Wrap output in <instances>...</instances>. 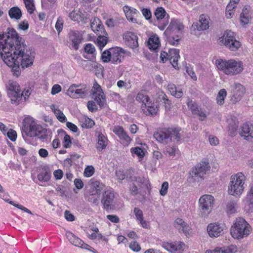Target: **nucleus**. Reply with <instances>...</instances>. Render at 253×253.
Returning a JSON list of instances; mask_svg holds the SVG:
<instances>
[{
  "mask_svg": "<svg viewBox=\"0 0 253 253\" xmlns=\"http://www.w3.org/2000/svg\"><path fill=\"white\" fill-rule=\"evenodd\" d=\"M0 34V55L4 63L11 68L14 76L18 77L21 68L31 66L33 64L35 52L27 46L13 29Z\"/></svg>",
  "mask_w": 253,
  "mask_h": 253,
  "instance_id": "1",
  "label": "nucleus"
},
{
  "mask_svg": "<svg viewBox=\"0 0 253 253\" xmlns=\"http://www.w3.org/2000/svg\"><path fill=\"white\" fill-rule=\"evenodd\" d=\"M184 26L178 20L173 18L164 32V39L169 44L177 46L182 38Z\"/></svg>",
  "mask_w": 253,
  "mask_h": 253,
  "instance_id": "2",
  "label": "nucleus"
},
{
  "mask_svg": "<svg viewBox=\"0 0 253 253\" xmlns=\"http://www.w3.org/2000/svg\"><path fill=\"white\" fill-rule=\"evenodd\" d=\"M22 129L27 136L38 137L42 142L46 141L48 138L47 129L38 125L32 118L24 120Z\"/></svg>",
  "mask_w": 253,
  "mask_h": 253,
  "instance_id": "3",
  "label": "nucleus"
},
{
  "mask_svg": "<svg viewBox=\"0 0 253 253\" xmlns=\"http://www.w3.org/2000/svg\"><path fill=\"white\" fill-rule=\"evenodd\" d=\"M215 63L218 69L227 75H236L243 70V63L241 61L234 59L226 60L219 58L215 60Z\"/></svg>",
  "mask_w": 253,
  "mask_h": 253,
  "instance_id": "4",
  "label": "nucleus"
},
{
  "mask_svg": "<svg viewBox=\"0 0 253 253\" xmlns=\"http://www.w3.org/2000/svg\"><path fill=\"white\" fill-rule=\"evenodd\" d=\"M252 231L250 224L242 217L236 219L230 229L232 236L238 240H241L248 236Z\"/></svg>",
  "mask_w": 253,
  "mask_h": 253,
  "instance_id": "5",
  "label": "nucleus"
},
{
  "mask_svg": "<svg viewBox=\"0 0 253 253\" xmlns=\"http://www.w3.org/2000/svg\"><path fill=\"white\" fill-rule=\"evenodd\" d=\"M245 176L242 172L232 175L228 186V192L233 196H240L244 190Z\"/></svg>",
  "mask_w": 253,
  "mask_h": 253,
  "instance_id": "6",
  "label": "nucleus"
},
{
  "mask_svg": "<svg viewBox=\"0 0 253 253\" xmlns=\"http://www.w3.org/2000/svg\"><path fill=\"white\" fill-rule=\"evenodd\" d=\"M235 33L231 30H226L223 35L219 38V43L232 51H237L241 46V43L236 39Z\"/></svg>",
  "mask_w": 253,
  "mask_h": 253,
  "instance_id": "7",
  "label": "nucleus"
},
{
  "mask_svg": "<svg viewBox=\"0 0 253 253\" xmlns=\"http://www.w3.org/2000/svg\"><path fill=\"white\" fill-rule=\"evenodd\" d=\"M210 166L208 160H203L189 171L188 180L190 182H194L199 180V178H203L205 174L210 170Z\"/></svg>",
  "mask_w": 253,
  "mask_h": 253,
  "instance_id": "8",
  "label": "nucleus"
},
{
  "mask_svg": "<svg viewBox=\"0 0 253 253\" xmlns=\"http://www.w3.org/2000/svg\"><path fill=\"white\" fill-rule=\"evenodd\" d=\"M214 197L210 195H204L199 200V215L206 217L211 212L214 204Z\"/></svg>",
  "mask_w": 253,
  "mask_h": 253,
  "instance_id": "9",
  "label": "nucleus"
},
{
  "mask_svg": "<svg viewBox=\"0 0 253 253\" xmlns=\"http://www.w3.org/2000/svg\"><path fill=\"white\" fill-rule=\"evenodd\" d=\"M7 94L10 98L12 103L18 104L21 100L20 89L18 84L12 81H9L7 85Z\"/></svg>",
  "mask_w": 253,
  "mask_h": 253,
  "instance_id": "10",
  "label": "nucleus"
},
{
  "mask_svg": "<svg viewBox=\"0 0 253 253\" xmlns=\"http://www.w3.org/2000/svg\"><path fill=\"white\" fill-rule=\"evenodd\" d=\"M87 89L85 84H72L67 91L68 95L73 98H83L87 94Z\"/></svg>",
  "mask_w": 253,
  "mask_h": 253,
  "instance_id": "11",
  "label": "nucleus"
},
{
  "mask_svg": "<svg viewBox=\"0 0 253 253\" xmlns=\"http://www.w3.org/2000/svg\"><path fill=\"white\" fill-rule=\"evenodd\" d=\"M103 209L109 212L115 209V194L113 191L108 190L104 192L101 199Z\"/></svg>",
  "mask_w": 253,
  "mask_h": 253,
  "instance_id": "12",
  "label": "nucleus"
},
{
  "mask_svg": "<svg viewBox=\"0 0 253 253\" xmlns=\"http://www.w3.org/2000/svg\"><path fill=\"white\" fill-rule=\"evenodd\" d=\"M93 95L95 96L94 100L100 108H105L106 105V96L101 87L96 82L93 84L92 88Z\"/></svg>",
  "mask_w": 253,
  "mask_h": 253,
  "instance_id": "13",
  "label": "nucleus"
},
{
  "mask_svg": "<svg viewBox=\"0 0 253 253\" xmlns=\"http://www.w3.org/2000/svg\"><path fill=\"white\" fill-rule=\"evenodd\" d=\"M232 88V96L231 100L234 103L239 101L245 93V87L239 83H234L231 86Z\"/></svg>",
  "mask_w": 253,
  "mask_h": 253,
  "instance_id": "14",
  "label": "nucleus"
},
{
  "mask_svg": "<svg viewBox=\"0 0 253 253\" xmlns=\"http://www.w3.org/2000/svg\"><path fill=\"white\" fill-rule=\"evenodd\" d=\"M69 42H71V45L73 49L78 50L79 48V44L83 41L82 34L78 31L71 30L68 33Z\"/></svg>",
  "mask_w": 253,
  "mask_h": 253,
  "instance_id": "15",
  "label": "nucleus"
},
{
  "mask_svg": "<svg viewBox=\"0 0 253 253\" xmlns=\"http://www.w3.org/2000/svg\"><path fill=\"white\" fill-rule=\"evenodd\" d=\"M123 39L128 47L134 49L138 46V37L134 33L127 31L124 34Z\"/></svg>",
  "mask_w": 253,
  "mask_h": 253,
  "instance_id": "16",
  "label": "nucleus"
},
{
  "mask_svg": "<svg viewBox=\"0 0 253 253\" xmlns=\"http://www.w3.org/2000/svg\"><path fill=\"white\" fill-rule=\"evenodd\" d=\"M154 138L161 143H167L170 138V130L169 127L164 128L158 130L154 134Z\"/></svg>",
  "mask_w": 253,
  "mask_h": 253,
  "instance_id": "17",
  "label": "nucleus"
},
{
  "mask_svg": "<svg viewBox=\"0 0 253 253\" xmlns=\"http://www.w3.org/2000/svg\"><path fill=\"white\" fill-rule=\"evenodd\" d=\"M207 229L210 237H217L222 234L223 227L218 223H210Z\"/></svg>",
  "mask_w": 253,
  "mask_h": 253,
  "instance_id": "18",
  "label": "nucleus"
},
{
  "mask_svg": "<svg viewBox=\"0 0 253 253\" xmlns=\"http://www.w3.org/2000/svg\"><path fill=\"white\" fill-rule=\"evenodd\" d=\"M184 244L180 243H163L162 246L167 251L171 253H179L183 251V247Z\"/></svg>",
  "mask_w": 253,
  "mask_h": 253,
  "instance_id": "19",
  "label": "nucleus"
},
{
  "mask_svg": "<svg viewBox=\"0 0 253 253\" xmlns=\"http://www.w3.org/2000/svg\"><path fill=\"white\" fill-rule=\"evenodd\" d=\"M186 104L192 114L200 117L201 118V120L203 121L207 118L206 114L202 111L200 107L195 102L188 99Z\"/></svg>",
  "mask_w": 253,
  "mask_h": 253,
  "instance_id": "20",
  "label": "nucleus"
},
{
  "mask_svg": "<svg viewBox=\"0 0 253 253\" xmlns=\"http://www.w3.org/2000/svg\"><path fill=\"white\" fill-rule=\"evenodd\" d=\"M199 20L194 22L192 25V28L194 30L198 31L206 30L209 28L210 17H200Z\"/></svg>",
  "mask_w": 253,
  "mask_h": 253,
  "instance_id": "21",
  "label": "nucleus"
},
{
  "mask_svg": "<svg viewBox=\"0 0 253 253\" xmlns=\"http://www.w3.org/2000/svg\"><path fill=\"white\" fill-rule=\"evenodd\" d=\"M113 132L123 141V143L127 145L131 142V139L122 126H115L114 128Z\"/></svg>",
  "mask_w": 253,
  "mask_h": 253,
  "instance_id": "22",
  "label": "nucleus"
},
{
  "mask_svg": "<svg viewBox=\"0 0 253 253\" xmlns=\"http://www.w3.org/2000/svg\"><path fill=\"white\" fill-rule=\"evenodd\" d=\"M51 176V171L49 167L44 166L40 169L37 178L41 182H46L50 179Z\"/></svg>",
  "mask_w": 253,
  "mask_h": 253,
  "instance_id": "23",
  "label": "nucleus"
},
{
  "mask_svg": "<svg viewBox=\"0 0 253 253\" xmlns=\"http://www.w3.org/2000/svg\"><path fill=\"white\" fill-rule=\"evenodd\" d=\"M91 28L96 34L100 33L107 35L103 25L98 17H94L93 20L91 22Z\"/></svg>",
  "mask_w": 253,
  "mask_h": 253,
  "instance_id": "24",
  "label": "nucleus"
},
{
  "mask_svg": "<svg viewBox=\"0 0 253 253\" xmlns=\"http://www.w3.org/2000/svg\"><path fill=\"white\" fill-rule=\"evenodd\" d=\"M122 49L118 47L111 48L112 63L117 64L121 62L122 59L124 58Z\"/></svg>",
  "mask_w": 253,
  "mask_h": 253,
  "instance_id": "25",
  "label": "nucleus"
},
{
  "mask_svg": "<svg viewBox=\"0 0 253 253\" xmlns=\"http://www.w3.org/2000/svg\"><path fill=\"white\" fill-rule=\"evenodd\" d=\"M168 53L169 61L172 66L176 69L178 65V59L180 58L179 50L175 48H169Z\"/></svg>",
  "mask_w": 253,
  "mask_h": 253,
  "instance_id": "26",
  "label": "nucleus"
},
{
  "mask_svg": "<svg viewBox=\"0 0 253 253\" xmlns=\"http://www.w3.org/2000/svg\"><path fill=\"white\" fill-rule=\"evenodd\" d=\"M175 227L177 228L179 232H183L186 236L189 235L190 229L188 224L181 218H178L174 221Z\"/></svg>",
  "mask_w": 253,
  "mask_h": 253,
  "instance_id": "27",
  "label": "nucleus"
},
{
  "mask_svg": "<svg viewBox=\"0 0 253 253\" xmlns=\"http://www.w3.org/2000/svg\"><path fill=\"white\" fill-rule=\"evenodd\" d=\"M84 50L86 54H84V58L93 61L95 58V48L91 43H87L84 47Z\"/></svg>",
  "mask_w": 253,
  "mask_h": 253,
  "instance_id": "28",
  "label": "nucleus"
},
{
  "mask_svg": "<svg viewBox=\"0 0 253 253\" xmlns=\"http://www.w3.org/2000/svg\"><path fill=\"white\" fill-rule=\"evenodd\" d=\"M148 46L150 49L157 52L160 46V41L157 35L154 34L149 38Z\"/></svg>",
  "mask_w": 253,
  "mask_h": 253,
  "instance_id": "29",
  "label": "nucleus"
},
{
  "mask_svg": "<svg viewBox=\"0 0 253 253\" xmlns=\"http://www.w3.org/2000/svg\"><path fill=\"white\" fill-rule=\"evenodd\" d=\"M157 101L159 103H162V104H163L166 111H168L170 110L171 105V101L169 99L168 96L164 92H161L159 94Z\"/></svg>",
  "mask_w": 253,
  "mask_h": 253,
  "instance_id": "30",
  "label": "nucleus"
},
{
  "mask_svg": "<svg viewBox=\"0 0 253 253\" xmlns=\"http://www.w3.org/2000/svg\"><path fill=\"white\" fill-rule=\"evenodd\" d=\"M57 133L61 136H64L63 146L65 148H70L72 143L71 137L62 129H59L57 130Z\"/></svg>",
  "mask_w": 253,
  "mask_h": 253,
  "instance_id": "31",
  "label": "nucleus"
},
{
  "mask_svg": "<svg viewBox=\"0 0 253 253\" xmlns=\"http://www.w3.org/2000/svg\"><path fill=\"white\" fill-rule=\"evenodd\" d=\"M108 144V139L102 133L98 135V142L96 145L97 149L100 151L106 148Z\"/></svg>",
  "mask_w": 253,
  "mask_h": 253,
  "instance_id": "32",
  "label": "nucleus"
},
{
  "mask_svg": "<svg viewBox=\"0 0 253 253\" xmlns=\"http://www.w3.org/2000/svg\"><path fill=\"white\" fill-rule=\"evenodd\" d=\"M169 17H156L154 24L161 30H164L169 23Z\"/></svg>",
  "mask_w": 253,
  "mask_h": 253,
  "instance_id": "33",
  "label": "nucleus"
},
{
  "mask_svg": "<svg viewBox=\"0 0 253 253\" xmlns=\"http://www.w3.org/2000/svg\"><path fill=\"white\" fill-rule=\"evenodd\" d=\"M228 132L231 136H235L237 134L238 127V122L236 119H231L229 120Z\"/></svg>",
  "mask_w": 253,
  "mask_h": 253,
  "instance_id": "34",
  "label": "nucleus"
},
{
  "mask_svg": "<svg viewBox=\"0 0 253 253\" xmlns=\"http://www.w3.org/2000/svg\"><path fill=\"white\" fill-rule=\"evenodd\" d=\"M67 237L70 242L76 246H83L84 244V242L82 240L76 237L75 235L71 232L67 233Z\"/></svg>",
  "mask_w": 253,
  "mask_h": 253,
  "instance_id": "35",
  "label": "nucleus"
},
{
  "mask_svg": "<svg viewBox=\"0 0 253 253\" xmlns=\"http://www.w3.org/2000/svg\"><path fill=\"white\" fill-rule=\"evenodd\" d=\"M158 107L154 102H152L150 105L143 109L144 113L146 115L153 116L157 114Z\"/></svg>",
  "mask_w": 253,
  "mask_h": 253,
  "instance_id": "36",
  "label": "nucleus"
},
{
  "mask_svg": "<svg viewBox=\"0 0 253 253\" xmlns=\"http://www.w3.org/2000/svg\"><path fill=\"white\" fill-rule=\"evenodd\" d=\"M168 89L171 94L177 98H180L183 95V91L181 89L177 90L175 84H169L168 86Z\"/></svg>",
  "mask_w": 253,
  "mask_h": 253,
  "instance_id": "37",
  "label": "nucleus"
},
{
  "mask_svg": "<svg viewBox=\"0 0 253 253\" xmlns=\"http://www.w3.org/2000/svg\"><path fill=\"white\" fill-rule=\"evenodd\" d=\"M169 130H170V140H171L173 137L174 141L179 142L181 139V135L179 133L181 130V128L179 127H169Z\"/></svg>",
  "mask_w": 253,
  "mask_h": 253,
  "instance_id": "38",
  "label": "nucleus"
},
{
  "mask_svg": "<svg viewBox=\"0 0 253 253\" xmlns=\"http://www.w3.org/2000/svg\"><path fill=\"white\" fill-rule=\"evenodd\" d=\"M97 35L98 36L96 40L97 43L99 48L102 50V48L105 46L108 41V39L106 36L107 35L97 33Z\"/></svg>",
  "mask_w": 253,
  "mask_h": 253,
  "instance_id": "39",
  "label": "nucleus"
},
{
  "mask_svg": "<svg viewBox=\"0 0 253 253\" xmlns=\"http://www.w3.org/2000/svg\"><path fill=\"white\" fill-rule=\"evenodd\" d=\"M91 187L93 190L91 192L94 193L100 196L101 191L102 190L104 185L98 181H92L91 183Z\"/></svg>",
  "mask_w": 253,
  "mask_h": 253,
  "instance_id": "40",
  "label": "nucleus"
},
{
  "mask_svg": "<svg viewBox=\"0 0 253 253\" xmlns=\"http://www.w3.org/2000/svg\"><path fill=\"white\" fill-rule=\"evenodd\" d=\"M227 95L226 89H221L218 92L216 96V103L219 105H222L224 103V99Z\"/></svg>",
  "mask_w": 253,
  "mask_h": 253,
  "instance_id": "41",
  "label": "nucleus"
},
{
  "mask_svg": "<svg viewBox=\"0 0 253 253\" xmlns=\"http://www.w3.org/2000/svg\"><path fill=\"white\" fill-rule=\"evenodd\" d=\"M99 195L92 192L85 196L86 200L92 203L95 206H97L99 203Z\"/></svg>",
  "mask_w": 253,
  "mask_h": 253,
  "instance_id": "42",
  "label": "nucleus"
},
{
  "mask_svg": "<svg viewBox=\"0 0 253 253\" xmlns=\"http://www.w3.org/2000/svg\"><path fill=\"white\" fill-rule=\"evenodd\" d=\"M123 10L126 16H133L139 13V11L136 9L127 5L123 7Z\"/></svg>",
  "mask_w": 253,
  "mask_h": 253,
  "instance_id": "43",
  "label": "nucleus"
},
{
  "mask_svg": "<svg viewBox=\"0 0 253 253\" xmlns=\"http://www.w3.org/2000/svg\"><path fill=\"white\" fill-rule=\"evenodd\" d=\"M246 201L250 208H253V184L247 194Z\"/></svg>",
  "mask_w": 253,
  "mask_h": 253,
  "instance_id": "44",
  "label": "nucleus"
},
{
  "mask_svg": "<svg viewBox=\"0 0 253 253\" xmlns=\"http://www.w3.org/2000/svg\"><path fill=\"white\" fill-rule=\"evenodd\" d=\"M101 59L104 63H108L111 61V48L109 50H106L103 52L101 55Z\"/></svg>",
  "mask_w": 253,
  "mask_h": 253,
  "instance_id": "45",
  "label": "nucleus"
},
{
  "mask_svg": "<svg viewBox=\"0 0 253 253\" xmlns=\"http://www.w3.org/2000/svg\"><path fill=\"white\" fill-rule=\"evenodd\" d=\"M25 7L30 14H31L35 10V5L33 0H24Z\"/></svg>",
  "mask_w": 253,
  "mask_h": 253,
  "instance_id": "46",
  "label": "nucleus"
},
{
  "mask_svg": "<svg viewBox=\"0 0 253 253\" xmlns=\"http://www.w3.org/2000/svg\"><path fill=\"white\" fill-rule=\"evenodd\" d=\"M5 201L25 212L31 214H33L32 212L29 209H28L27 208H25V207L21 205L15 204L13 201H10L9 200V199L5 200Z\"/></svg>",
  "mask_w": 253,
  "mask_h": 253,
  "instance_id": "47",
  "label": "nucleus"
},
{
  "mask_svg": "<svg viewBox=\"0 0 253 253\" xmlns=\"http://www.w3.org/2000/svg\"><path fill=\"white\" fill-rule=\"evenodd\" d=\"M54 113L56 116L57 119L60 122L64 123L67 121L66 116L60 109H56L54 110Z\"/></svg>",
  "mask_w": 253,
  "mask_h": 253,
  "instance_id": "48",
  "label": "nucleus"
},
{
  "mask_svg": "<svg viewBox=\"0 0 253 253\" xmlns=\"http://www.w3.org/2000/svg\"><path fill=\"white\" fill-rule=\"evenodd\" d=\"M236 8V4L229 2L226 8V14L231 16L233 15L235 9Z\"/></svg>",
  "mask_w": 253,
  "mask_h": 253,
  "instance_id": "49",
  "label": "nucleus"
},
{
  "mask_svg": "<svg viewBox=\"0 0 253 253\" xmlns=\"http://www.w3.org/2000/svg\"><path fill=\"white\" fill-rule=\"evenodd\" d=\"M130 152L136 155L139 158H142L144 156V152L142 149L139 147L131 148Z\"/></svg>",
  "mask_w": 253,
  "mask_h": 253,
  "instance_id": "50",
  "label": "nucleus"
},
{
  "mask_svg": "<svg viewBox=\"0 0 253 253\" xmlns=\"http://www.w3.org/2000/svg\"><path fill=\"white\" fill-rule=\"evenodd\" d=\"M251 131V127L250 124L246 123L243 124L242 127V130L240 132V135L242 136H246L247 134H249Z\"/></svg>",
  "mask_w": 253,
  "mask_h": 253,
  "instance_id": "51",
  "label": "nucleus"
},
{
  "mask_svg": "<svg viewBox=\"0 0 253 253\" xmlns=\"http://www.w3.org/2000/svg\"><path fill=\"white\" fill-rule=\"evenodd\" d=\"M8 14L9 16H22V13L19 7L14 6L9 9Z\"/></svg>",
  "mask_w": 253,
  "mask_h": 253,
  "instance_id": "52",
  "label": "nucleus"
},
{
  "mask_svg": "<svg viewBox=\"0 0 253 253\" xmlns=\"http://www.w3.org/2000/svg\"><path fill=\"white\" fill-rule=\"evenodd\" d=\"M236 203L235 201H230L227 204V210L230 213H233L235 212V205Z\"/></svg>",
  "mask_w": 253,
  "mask_h": 253,
  "instance_id": "53",
  "label": "nucleus"
},
{
  "mask_svg": "<svg viewBox=\"0 0 253 253\" xmlns=\"http://www.w3.org/2000/svg\"><path fill=\"white\" fill-rule=\"evenodd\" d=\"M176 148L174 147L167 146L164 151L166 155L173 156L175 155Z\"/></svg>",
  "mask_w": 253,
  "mask_h": 253,
  "instance_id": "54",
  "label": "nucleus"
},
{
  "mask_svg": "<svg viewBox=\"0 0 253 253\" xmlns=\"http://www.w3.org/2000/svg\"><path fill=\"white\" fill-rule=\"evenodd\" d=\"M63 23V20L60 17H59L55 24V28L58 34L60 33L62 30Z\"/></svg>",
  "mask_w": 253,
  "mask_h": 253,
  "instance_id": "55",
  "label": "nucleus"
},
{
  "mask_svg": "<svg viewBox=\"0 0 253 253\" xmlns=\"http://www.w3.org/2000/svg\"><path fill=\"white\" fill-rule=\"evenodd\" d=\"M94 173V168L92 166H87L84 169V175L86 177L91 176Z\"/></svg>",
  "mask_w": 253,
  "mask_h": 253,
  "instance_id": "56",
  "label": "nucleus"
},
{
  "mask_svg": "<svg viewBox=\"0 0 253 253\" xmlns=\"http://www.w3.org/2000/svg\"><path fill=\"white\" fill-rule=\"evenodd\" d=\"M133 212L137 220H140L143 218V214L142 211L138 208L135 207L133 209Z\"/></svg>",
  "mask_w": 253,
  "mask_h": 253,
  "instance_id": "57",
  "label": "nucleus"
},
{
  "mask_svg": "<svg viewBox=\"0 0 253 253\" xmlns=\"http://www.w3.org/2000/svg\"><path fill=\"white\" fill-rule=\"evenodd\" d=\"M6 134L7 137L11 141H15L16 140L17 138V133L14 130L10 129L7 132Z\"/></svg>",
  "mask_w": 253,
  "mask_h": 253,
  "instance_id": "58",
  "label": "nucleus"
},
{
  "mask_svg": "<svg viewBox=\"0 0 253 253\" xmlns=\"http://www.w3.org/2000/svg\"><path fill=\"white\" fill-rule=\"evenodd\" d=\"M129 247L133 252H138L140 251V245L136 241H132L130 243Z\"/></svg>",
  "mask_w": 253,
  "mask_h": 253,
  "instance_id": "59",
  "label": "nucleus"
},
{
  "mask_svg": "<svg viewBox=\"0 0 253 253\" xmlns=\"http://www.w3.org/2000/svg\"><path fill=\"white\" fill-rule=\"evenodd\" d=\"M154 16H169L162 7H157L154 12Z\"/></svg>",
  "mask_w": 253,
  "mask_h": 253,
  "instance_id": "60",
  "label": "nucleus"
},
{
  "mask_svg": "<svg viewBox=\"0 0 253 253\" xmlns=\"http://www.w3.org/2000/svg\"><path fill=\"white\" fill-rule=\"evenodd\" d=\"M169 188V183L167 181H165L162 183L161 189L160 191V194L162 196H165L168 192V189Z\"/></svg>",
  "mask_w": 253,
  "mask_h": 253,
  "instance_id": "61",
  "label": "nucleus"
},
{
  "mask_svg": "<svg viewBox=\"0 0 253 253\" xmlns=\"http://www.w3.org/2000/svg\"><path fill=\"white\" fill-rule=\"evenodd\" d=\"M83 125H84L86 128H91L94 125V122L91 119L86 117L84 118Z\"/></svg>",
  "mask_w": 253,
  "mask_h": 253,
  "instance_id": "62",
  "label": "nucleus"
},
{
  "mask_svg": "<svg viewBox=\"0 0 253 253\" xmlns=\"http://www.w3.org/2000/svg\"><path fill=\"white\" fill-rule=\"evenodd\" d=\"M87 108L91 112H94L97 110V107L95 103L93 101H89L87 102Z\"/></svg>",
  "mask_w": 253,
  "mask_h": 253,
  "instance_id": "63",
  "label": "nucleus"
},
{
  "mask_svg": "<svg viewBox=\"0 0 253 253\" xmlns=\"http://www.w3.org/2000/svg\"><path fill=\"white\" fill-rule=\"evenodd\" d=\"M249 14H252L251 8L250 6L246 5L242 9V11L240 16H247Z\"/></svg>",
  "mask_w": 253,
  "mask_h": 253,
  "instance_id": "64",
  "label": "nucleus"
}]
</instances>
